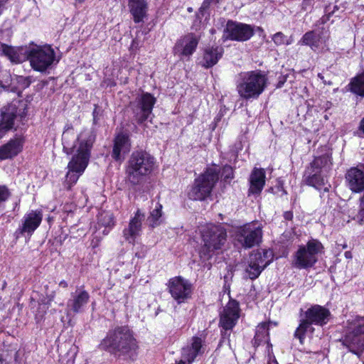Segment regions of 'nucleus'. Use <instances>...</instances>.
Wrapping results in <instances>:
<instances>
[{
    "label": "nucleus",
    "instance_id": "f257e3e1",
    "mask_svg": "<svg viewBox=\"0 0 364 364\" xmlns=\"http://www.w3.org/2000/svg\"><path fill=\"white\" fill-rule=\"evenodd\" d=\"M77 140L79 146L77 152L73 156L68 165V171L64 182L67 190H70L71 186L77 182L79 176L87 166L90 151L95 141V134L92 129H85L78 135Z\"/></svg>",
    "mask_w": 364,
    "mask_h": 364
},
{
    "label": "nucleus",
    "instance_id": "f03ea898",
    "mask_svg": "<svg viewBox=\"0 0 364 364\" xmlns=\"http://www.w3.org/2000/svg\"><path fill=\"white\" fill-rule=\"evenodd\" d=\"M100 348L117 355H124L135 352L138 348L131 330L127 326L110 330L101 341Z\"/></svg>",
    "mask_w": 364,
    "mask_h": 364
},
{
    "label": "nucleus",
    "instance_id": "7ed1b4c3",
    "mask_svg": "<svg viewBox=\"0 0 364 364\" xmlns=\"http://www.w3.org/2000/svg\"><path fill=\"white\" fill-rule=\"evenodd\" d=\"M154 157L147 152L134 151L126 166V181L133 186L143 183L154 170Z\"/></svg>",
    "mask_w": 364,
    "mask_h": 364
},
{
    "label": "nucleus",
    "instance_id": "20e7f679",
    "mask_svg": "<svg viewBox=\"0 0 364 364\" xmlns=\"http://www.w3.org/2000/svg\"><path fill=\"white\" fill-rule=\"evenodd\" d=\"M203 245L200 251L201 258L208 259L214 250H220L226 242V230L220 226L209 225L201 232Z\"/></svg>",
    "mask_w": 364,
    "mask_h": 364
},
{
    "label": "nucleus",
    "instance_id": "39448f33",
    "mask_svg": "<svg viewBox=\"0 0 364 364\" xmlns=\"http://www.w3.org/2000/svg\"><path fill=\"white\" fill-rule=\"evenodd\" d=\"M21 51L30 61L31 67L39 72L46 71L55 61V51L50 46L31 45L22 48Z\"/></svg>",
    "mask_w": 364,
    "mask_h": 364
},
{
    "label": "nucleus",
    "instance_id": "423d86ee",
    "mask_svg": "<svg viewBox=\"0 0 364 364\" xmlns=\"http://www.w3.org/2000/svg\"><path fill=\"white\" fill-rule=\"evenodd\" d=\"M323 249V247L318 240H309L306 245L299 246L294 254L292 266L299 269L313 267L318 260V255L322 252Z\"/></svg>",
    "mask_w": 364,
    "mask_h": 364
},
{
    "label": "nucleus",
    "instance_id": "0eeeda50",
    "mask_svg": "<svg viewBox=\"0 0 364 364\" xmlns=\"http://www.w3.org/2000/svg\"><path fill=\"white\" fill-rule=\"evenodd\" d=\"M218 173L217 167L207 168L195 180L194 185L188 193L189 198L196 200H203L208 197L218 181Z\"/></svg>",
    "mask_w": 364,
    "mask_h": 364
},
{
    "label": "nucleus",
    "instance_id": "6e6552de",
    "mask_svg": "<svg viewBox=\"0 0 364 364\" xmlns=\"http://www.w3.org/2000/svg\"><path fill=\"white\" fill-rule=\"evenodd\" d=\"M343 344L355 355H360L364 351L363 317H355L348 321V330Z\"/></svg>",
    "mask_w": 364,
    "mask_h": 364
},
{
    "label": "nucleus",
    "instance_id": "1a4fd4ad",
    "mask_svg": "<svg viewBox=\"0 0 364 364\" xmlns=\"http://www.w3.org/2000/svg\"><path fill=\"white\" fill-rule=\"evenodd\" d=\"M330 312L328 309L316 305L309 309L306 311V320H303L299 326L295 331V336L297 337L300 343H303L304 335L308 331L311 330V323L323 325L326 323L328 320Z\"/></svg>",
    "mask_w": 364,
    "mask_h": 364
},
{
    "label": "nucleus",
    "instance_id": "9d476101",
    "mask_svg": "<svg viewBox=\"0 0 364 364\" xmlns=\"http://www.w3.org/2000/svg\"><path fill=\"white\" fill-rule=\"evenodd\" d=\"M168 291L173 299L181 304L191 297L192 285L181 277H175L168 281Z\"/></svg>",
    "mask_w": 364,
    "mask_h": 364
},
{
    "label": "nucleus",
    "instance_id": "9b49d317",
    "mask_svg": "<svg viewBox=\"0 0 364 364\" xmlns=\"http://www.w3.org/2000/svg\"><path fill=\"white\" fill-rule=\"evenodd\" d=\"M156 99L150 93H143L137 100V106L134 109L136 120L143 123L151 115Z\"/></svg>",
    "mask_w": 364,
    "mask_h": 364
},
{
    "label": "nucleus",
    "instance_id": "f8f14e48",
    "mask_svg": "<svg viewBox=\"0 0 364 364\" xmlns=\"http://www.w3.org/2000/svg\"><path fill=\"white\" fill-rule=\"evenodd\" d=\"M250 26L247 24L228 21L224 30L225 40L244 41L249 38Z\"/></svg>",
    "mask_w": 364,
    "mask_h": 364
},
{
    "label": "nucleus",
    "instance_id": "ddd939ff",
    "mask_svg": "<svg viewBox=\"0 0 364 364\" xmlns=\"http://www.w3.org/2000/svg\"><path fill=\"white\" fill-rule=\"evenodd\" d=\"M322 165L323 159L316 158L306 171V181L308 185L314 186L316 189L321 190L323 188L324 191H327V188L324 187L326 181L320 174Z\"/></svg>",
    "mask_w": 364,
    "mask_h": 364
},
{
    "label": "nucleus",
    "instance_id": "4468645a",
    "mask_svg": "<svg viewBox=\"0 0 364 364\" xmlns=\"http://www.w3.org/2000/svg\"><path fill=\"white\" fill-rule=\"evenodd\" d=\"M239 304L235 299L229 300L228 304L224 307L220 313V325L225 329H231L238 319L240 315Z\"/></svg>",
    "mask_w": 364,
    "mask_h": 364
},
{
    "label": "nucleus",
    "instance_id": "2eb2a0df",
    "mask_svg": "<svg viewBox=\"0 0 364 364\" xmlns=\"http://www.w3.org/2000/svg\"><path fill=\"white\" fill-rule=\"evenodd\" d=\"M273 253L270 250L260 249L252 258V279L257 278L262 271L272 261Z\"/></svg>",
    "mask_w": 364,
    "mask_h": 364
},
{
    "label": "nucleus",
    "instance_id": "dca6fc26",
    "mask_svg": "<svg viewBox=\"0 0 364 364\" xmlns=\"http://www.w3.org/2000/svg\"><path fill=\"white\" fill-rule=\"evenodd\" d=\"M43 218L41 210H32L24 217L22 225L16 231V237L26 233L31 235L40 225Z\"/></svg>",
    "mask_w": 364,
    "mask_h": 364
},
{
    "label": "nucleus",
    "instance_id": "f3484780",
    "mask_svg": "<svg viewBox=\"0 0 364 364\" xmlns=\"http://www.w3.org/2000/svg\"><path fill=\"white\" fill-rule=\"evenodd\" d=\"M198 43V38L192 33L188 34L176 43L174 53L179 56L189 57L195 51Z\"/></svg>",
    "mask_w": 364,
    "mask_h": 364
},
{
    "label": "nucleus",
    "instance_id": "a211bd4d",
    "mask_svg": "<svg viewBox=\"0 0 364 364\" xmlns=\"http://www.w3.org/2000/svg\"><path fill=\"white\" fill-rule=\"evenodd\" d=\"M144 218V214L140 210H137L134 217L130 220L128 228L124 230V237L129 243L133 244L136 237L139 235L141 230V223Z\"/></svg>",
    "mask_w": 364,
    "mask_h": 364
},
{
    "label": "nucleus",
    "instance_id": "6ab92c4d",
    "mask_svg": "<svg viewBox=\"0 0 364 364\" xmlns=\"http://www.w3.org/2000/svg\"><path fill=\"white\" fill-rule=\"evenodd\" d=\"M350 189L354 193L364 191V171L358 167L351 168L346 174Z\"/></svg>",
    "mask_w": 364,
    "mask_h": 364
},
{
    "label": "nucleus",
    "instance_id": "aec40b11",
    "mask_svg": "<svg viewBox=\"0 0 364 364\" xmlns=\"http://www.w3.org/2000/svg\"><path fill=\"white\" fill-rule=\"evenodd\" d=\"M131 144L127 134H119L114 139L112 157L118 161L130 151Z\"/></svg>",
    "mask_w": 364,
    "mask_h": 364
},
{
    "label": "nucleus",
    "instance_id": "412c9836",
    "mask_svg": "<svg viewBox=\"0 0 364 364\" xmlns=\"http://www.w3.org/2000/svg\"><path fill=\"white\" fill-rule=\"evenodd\" d=\"M72 124H68L65 127V130L62 135V141L63 145V151L67 154H73L75 150L77 152V149L79 146L78 137L75 139V134L73 132Z\"/></svg>",
    "mask_w": 364,
    "mask_h": 364
},
{
    "label": "nucleus",
    "instance_id": "4be33fe9",
    "mask_svg": "<svg viewBox=\"0 0 364 364\" xmlns=\"http://www.w3.org/2000/svg\"><path fill=\"white\" fill-rule=\"evenodd\" d=\"M201 348V338L198 337L193 338L191 346L183 348L182 357L183 360H181L178 364H186V361H188V363H192L198 355L202 353Z\"/></svg>",
    "mask_w": 364,
    "mask_h": 364
},
{
    "label": "nucleus",
    "instance_id": "5701e85b",
    "mask_svg": "<svg viewBox=\"0 0 364 364\" xmlns=\"http://www.w3.org/2000/svg\"><path fill=\"white\" fill-rule=\"evenodd\" d=\"M16 113L17 108L15 105H9L4 107L0 114V129L9 130L11 129Z\"/></svg>",
    "mask_w": 364,
    "mask_h": 364
},
{
    "label": "nucleus",
    "instance_id": "b1692460",
    "mask_svg": "<svg viewBox=\"0 0 364 364\" xmlns=\"http://www.w3.org/2000/svg\"><path fill=\"white\" fill-rule=\"evenodd\" d=\"M267 74L264 71L252 72V97H258L267 85Z\"/></svg>",
    "mask_w": 364,
    "mask_h": 364
},
{
    "label": "nucleus",
    "instance_id": "393cba45",
    "mask_svg": "<svg viewBox=\"0 0 364 364\" xmlns=\"http://www.w3.org/2000/svg\"><path fill=\"white\" fill-rule=\"evenodd\" d=\"M22 144L20 139L10 140L7 144L0 147V160L12 158L21 150Z\"/></svg>",
    "mask_w": 364,
    "mask_h": 364
},
{
    "label": "nucleus",
    "instance_id": "a878e982",
    "mask_svg": "<svg viewBox=\"0 0 364 364\" xmlns=\"http://www.w3.org/2000/svg\"><path fill=\"white\" fill-rule=\"evenodd\" d=\"M323 43H326V39L320 33L314 31L306 32L299 41V44L309 46L314 51L318 49Z\"/></svg>",
    "mask_w": 364,
    "mask_h": 364
},
{
    "label": "nucleus",
    "instance_id": "bb28decb",
    "mask_svg": "<svg viewBox=\"0 0 364 364\" xmlns=\"http://www.w3.org/2000/svg\"><path fill=\"white\" fill-rule=\"evenodd\" d=\"M146 2L145 0H129L130 12L133 16L135 23L143 21L146 13Z\"/></svg>",
    "mask_w": 364,
    "mask_h": 364
},
{
    "label": "nucleus",
    "instance_id": "cd10ccee",
    "mask_svg": "<svg viewBox=\"0 0 364 364\" xmlns=\"http://www.w3.org/2000/svg\"><path fill=\"white\" fill-rule=\"evenodd\" d=\"M223 48L220 47H211L205 50L203 58L201 62L202 65L206 68L215 65L218 60L222 57Z\"/></svg>",
    "mask_w": 364,
    "mask_h": 364
},
{
    "label": "nucleus",
    "instance_id": "c85d7f7f",
    "mask_svg": "<svg viewBox=\"0 0 364 364\" xmlns=\"http://www.w3.org/2000/svg\"><path fill=\"white\" fill-rule=\"evenodd\" d=\"M237 89L241 97L247 100L250 97V72L241 73L237 81Z\"/></svg>",
    "mask_w": 364,
    "mask_h": 364
},
{
    "label": "nucleus",
    "instance_id": "c756f323",
    "mask_svg": "<svg viewBox=\"0 0 364 364\" xmlns=\"http://www.w3.org/2000/svg\"><path fill=\"white\" fill-rule=\"evenodd\" d=\"M252 194L259 193L265 184L266 174L264 168H255L252 172Z\"/></svg>",
    "mask_w": 364,
    "mask_h": 364
},
{
    "label": "nucleus",
    "instance_id": "7c9ffc66",
    "mask_svg": "<svg viewBox=\"0 0 364 364\" xmlns=\"http://www.w3.org/2000/svg\"><path fill=\"white\" fill-rule=\"evenodd\" d=\"M90 299V295L86 291H81L73 295V299L68 302V307L70 308L74 313H78L82 306L86 304Z\"/></svg>",
    "mask_w": 364,
    "mask_h": 364
},
{
    "label": "nucleus",
    "instance_id": "2f4dec72",
    "mask_svg": "<svg viewBox=\"0 0 364 364\" xmlns=\"http://www.w3.org/2000/svg\"><path fill=\"white\" fill-rule=\"evenodd\" d=\"M162 205L156 203L154 208L150 211V215L147 218V223L151 228L159 226L162 222Z\"/></svg>",
    "mask_w": 364,
    "mask_h": 364
},
{
    "label": "nucleus",
    "instance_id": "473e14b6",
    "mask_svg": "<svg viewBox=\"0 0 364 364\" xmlns=\"http://www.w3.org/2000/svg\"><path fill=\"white\" fill-rule=\"evenodd\" d=\"M348 86L353 93L364 97V71L352 78Z\"/></svg>",
    "mask_w": 364,
    "mask_h": 364
},
{
    "label": "nucleus",
    "instance_id": "72a5a7b5",
    "mask_svg": "<svg viewBox=\"0 0 364 364\" xmlns=\"http://www.w3.org/2000/svg\"><path fill=\"white\" fill-rule=\"evenodd\" d=\"M236 240L245 248L250 247V230L247 225L238 229L236 233Z\"/></svg>",
    "mask_w": 364,
    "mask_h": 364
},
{
    "label": "nucleus",
    "instance_id": "f704fd0d",
    "mask_svg": "<svg viewBox=\"0 0 364 364\" xmlns=\"http://www.w3.org/2000/svg\"><path fill=\"white\" fill-rule=\"evenodd\" d=\"M252 247L255 245H258L262 242V225L258 223L252 222Z\"/></svg>",
    "mask_w": 364,
    "mask_h": 364
},
{
    "label": "nucleus",
    "instance_id": "c9c22d12",
    "mask_svg": "<svg viewBox=\"0 0 364 364\" xmlns=\"http://www.w3.org/2000/svg\"><path fill=\"white\" fill-rule=\"evenodd\" d=\"M252 37L255 39L253 42L254 46L257 48L264 43L266 35L262 28L252 27Z\"/></svg>",
    "mask_w": 364,
    "mask_h": 364
},
{
    "label": "nucleus",
    "instance_id": "e433bc0d",
    "mask_svg": "<svg viewBox=\"0 0 364 364\" xmlns=\"http://www.w3.org/2000/svg\"><path fill=\"white\" fill-rule=\"evenodd\" d=\"M272 40L277 46L282 45L288 46L291 44L294 41L292 36L287 38L282 32H277L274 33L272 37Z\"/></svg>",
    "mask_w": 364,
    "mask_h": 364
},
{
    "label": "nucleus",
    "instance_id": "4c0bfd02",
    "mask_svg": "<svg viewBox=\"0 0 364 364\" xmlns=\"http://www.w3.org/2000/svg\"><path fill=\"white\" fill-rule=\"evenodd\" d=\"M268 334V328L267 325L264 323L259 324L257 328L255 336V343L258 342V345L259 343L264 340H265L266 337Z\"/></svg>",
    "mask_w": 364,
    "mask_h": 364
},
{
    "label": "nucleus",
    "instance_id": "58836bf2",
    "mask_svg": "<svg viewBox=\"0 0 364 364\" xmlns=\"http://www.w3.org/2000/svg\"><path fill=\"white\" fill-rule=\"evenodd\" d=\"M99 223L105 227L113 226L114 220L112 215L109 213H102L99 217Z\"/></svg>",
    "mask_w": 364,
    "mask_h": 364
},
{
    "label": "nucleus",
    "instance_id": "ea45409f",
    "mask_svg": "<svg viewBox=\"0 0 364 364\" xmlns=\"http://www.w3.org/2000/svg\"><path fill=\"white\" fill-rule=\"evenodd\" d=\"M359 210L355 219L360 224H364V194L359 199Z\"/></svg>",
    "mask_w": 364,
    "mask_h": 364
},
{
    "label": "nucleus",
    "instance_id": "a19ab883",
    "mask_svg": "<svg viewBox=\"0 0 364 364\" xmlns=\"http://www.w3.org/2000/svg\"><path fill=\"white\" fill-rule=\"evenodd\" d=\"M10 196V192L6 186L0 185V203L5 202Z\"/></svg>",
    "mask_w": 364,
    "mask_h": 364
},
{
    "label": "nucleus",
    "instance_id": "79ce46f5",
    "mask_svg": "<svg viewBox=\"0 0 364 364\" xmlns=\"http://www.w3.org/2000/svg\"><path fill=\"white\" fill-rule=\"evenodd\" d=\"M222 176L224 177V180L231 179L233 178V170L230 166H225L223 168Z\"/></svg>",
    "mask_w": 364,
    "mask_h": 364
},
{
    "label": "nucleus",
    "instance_id": "37998d69",
    "mask_svg": "<svg viewBox=\"0 0 364 364\" xmlns=\"http://www.w3.org/2000/svg\"><path fill=\"white\" fill-rule=\"evenodd\" d=\"M220 0H204L202 4L201 9L205 10L207 9L210 4H216L219 2Z\"/></svg>",
    "mask_w": 364,
    "mask_h": 364
},
{
    "label": "nucleus",
    "instance_id": "c03bdc74",
    "mask_svg": "<svg viewBox=\"0 0 364 364\" xmlns=\"http://www.w3.org/2000/svg\"><path fill=\"white\" fill-rule=\"evenodd\" d=\"M140 42L137 40V39H134L132 42V44H131V46H130V50L132 51H136L139 49V48L140 47Z\"/></svg>",
    "mask_w": 364,
    "mask_h": 364
},
{
    "label": "nucleus",
    "instance_id": "a18cd8bd",
    "mask_svg": "<svg viewBox=\"0 0 364 364\" xmlns=\"http://www.w3.org/2000/svg\"><path fill=\"white\" fill-rule=\"evenodd\" d=\"M242 146H243V145H242V141H240V143H239L238 144H236V145H235V149L233 150V152H234V154H233V155H234V156H235V154L237 152V151H238L239 149H242Z\"/></svg>",
    "mask_w": 364,
    "mask_h": 364
},
{
    "label": "nucleus",
    "instance_id": "49530a36",
    "mask_svg": "<svg viewBox=\"0 0 364 364\" xmlns=\"http://www.w3.org/2000/svg\"><path fill=\"white\" fill-rule=\"evenodd\" d=\"M97 114H98V113H97V107H95V109H94V111H93V122H94V123H95V124H96V123H97Z\"/></svg>",
    "mask_w": 364,
    "mask_h": 364
},
{
    "label": "nucleus",
    "instance_id": "de8ad7c7",
    "mask_svg": "<svg viewBox=\"0 0 364 364\" xmlns=\"http://www.w3.org/2000/svg\"><path fill=\"white\" fill-rule=\"evenodd\" d=\"M359 129L364 133V118L360 121Z\"/></svg>",
    "mask_w": 364,
    "mask_h": 364
},
{
    "label": "nucleus",
    "instance_id": "09e8293b",
    "mask_svg": "<svg viewBox=\"0 0 364 364\" xmlns=\"http://www.w3.org/2000/svg\"><path fill=\"white\" fill-rule=\"evenodd\" d=\"M59 286L63 287V288H66L68 287V284L65 281H61L60 283H59Z\"/></svg>",
    "mask_w": 364,
    "mask_h": 364
},
{
    "label": "nucleus",
    "instance_id": "8fccbe9b",
    "mask_svg": "<svg viewBox=\"0 0 364 364\" xmlns=\"http://www.w3.org/2000/svg\"><path fill=\"white\" fill-rule=\"evenodd\" d=\"M55 296L54 292H53L50 295L48 296V301H51Z\"/></svg>",
    "mask_w": 364,
    "mask_h": 364
},
{
    "label": "nucleus",
    "instance_id": "3c124183",
    "mask_svg": "<svg viewBox=\"0 0 364 364\" xmlns=\"http://www.w3.org/2000/svg\"><path fill=\"white\" fill-rule=\"evenodd\" d=\"M228 276L232 277V273L228 274H227V275H225V276H224V279H225V282H226V280H227V279H228Z\"/></svg>",
    "mask_w": 364,
    "mask_h": 364
},
{
    "label": "nucleus",
    "instance_id": "603ef678",
    "mask_svg": "<svg viewBox=\"0 0 364 364\" xmlns=\"http://www.w3.org/2000/svg\"><path fill=\"white\" fill-rule=\"evenodd\" d=\"M269 364H277V362L276 360H274L271 363H269Z\"/></svg>",
    "mask_w": 364,
    "mask_h": 364
},
{
    "label": "nucleus",
    "instance_id": "864d4df0",
    "mask_svg": "<svg viewBox=\"0 0 364 364\" xmlns=\"http://www.w3.org/2000/svg\"><path fill=\"white\" fill-rule=\"evenodd\" d=\"M78 3H82L84 0H76Z\"/></svg>",
    "mask_w": 364,
    "mask_h": 364
},
{
    "label": "nucleus",
    "instance_id": "5fc2aeb1",
    "mask_svg": "<svg viewBox=\"0 0 364 364\" xmlns=\"http://www.w3.org/2000/svg\"><path fill=\"white\" fill-rule=\"evenodd\" d=\"M227 295H228V298H230V291H228Z\"/></svg>",
    "mask_w": 364,
    "mask_h": 364
},
{
    "label": "nucleus",
    "instance_id": "6e6d98bb",
    "mask_svg": "<svg viewBox=\"0 0 364 364\" xmlns=\"http://www.w3.org/2000/svg\"><path fill=\"white\" fill-rule=\"evenodd\" d=\"M208 268L210 269V264H208Z\"/></svg>",
    "mask_w": 364,
    "mask_h": 364
},
{
    "label": "nucleus",
    "instance_id": "4d7b16f0",
    "mask_svg": "<svg viewBox=\"0 0 364 364\" xmlns=\"http://www.w3.org/2000/svg\"><path fill=\"white\" fill-rule=\"evenodd\" d=\"M289 215H287H287H286V218H289Z\"/></svg>",
    "mask_w": 364,
    "mask_h": 364
},
{
    "label": "nucleus",
    "instance_id": "13d9d810",
    "mask_svg": "<svg viewBox=\"0 0 364 364\" xmlns=\"http://www.w3.org/2000/svg\"><path fill=\"white\" fill-rule=\"evenodd\" d=\"M289 215H287H287H286V218H289Z\"/></svg>",
    "mask_w": 364,
    "mask_h": 364
},
{
    "label": "nucleus",
    "instance_id": "bf43d9fd",
    "mask_svg": "<svg viewBox=\"0 0 364 364\" xmlns=\"http://www.w3.org/2000/svg\"><path fill=\"white\" fill-rule=\"evenodd\" d=\"M11 60H12V61H14V58L13 56H11Z\"/></svg>",
    "mask_w": 364,
    "mask_h": 364
}]
</instances>
